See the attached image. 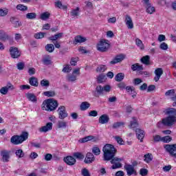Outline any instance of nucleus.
Returning <instances> with one entry per match:
<instances>
[{"label":"nucleus","instance_id":"obj_1","mask_svg":"<svg viewBox=\"0 0 176 176\" xmlns=\"http://www.w3.org/2000/svg\"><path fill=\"white\" fill-rule=\"evenodd\" d=\"M103 151V160L104 162H109L113 164L115 162H122V158L115 157L116 155V148L112 144H107L102 148Z\"/></svg>","mask_w":176,"mask_h":176},{"label":"nucleus","instance_id":"obj_2","mask_svg":"<svg viewBox=\"0 0 176 176\" xmlns=\"http://www.w3.org/2000/svg\"><path fill=\"white\" fill-rule=\"evenodd\" d=\"M166 113L169 116L162 119L161 122H158L157 125L163 124V126L171 127V126L176 123V109L175 108L168 109Z\"/></svg>","mask_w":176,"mask_h":176},{"label":"nucleus","instance_id":"obj_3","mask_svg":"<svg viewBox=\"0 0 176 176\" xmlns=\"http://www.w3.org/2000/svg\"><path fill=\"white\" fill-rule=\"evenodd\" d=\"M58 107V102L54 98H49L44 100L41 105V109L43 111H47V112H53L56 111Z\"/></svg>","mask_w":176,"mask_h":176},{"label":"nucleus","instance_id":"obj_4","mask_svg":"<svg viewBox=\"0 0 176 176\" xmlns=\"http://www.w3.org/2000/svg\"><path fill=\"white\" fill-rule=\"evenodd\" d=\"M27 140H28V133L23 132L20 135H14L12 136L10 142L13 145H20V144H23V142L27 141Z\"/></svg>","mask_w":176,"mask_h":176},{"label":"nucleus","instance_id":"obj_5","mask_svg":"<svg viewBox=\"0 0 176 176\" xmlns=\"http://www.w3.org/2000/svg\"><path fill=\"white\" fill-rule=\"evenodd\" d=\"M168 153L171 157L176 159V144H165L164 146Z\"/></svg>","mask_w":176,"mask_h":176},{"label":"nucleus","instance_id":"obj_6","mask_svg":"<svg viewBox=\"0 0 176 176\" xmlns=\"http://www.w3.org/2000/svg\"><path fill=\"white\" fill-rule=\"evenodd\" d=\"M108 49H109V43L105 40L100 41L97 45V50L98 52H107Z\"/></svg>","mask_w":176,"mask_h":176},{"label":"nucleus","instance_id":"obj_7","mask_svg":"<svg viewBox=\"0 0 176 176\" xmlns=\"http://www.w3.org/2000/svg\"><path fill=\"white\" fill-rule=\"evenodd\" d=\"M57 112L58 113L59 119H65V118L68 117V113H67L64 106H60L57 110Z\"/></svg>","mask_w":176,"mask_h":176},{"label":"nucleus","instance_id":"obj_8","mask_svg":"<svg viewBox=\"0 0 176 176\" xmlns=\"http://www.w3.org/2000/svg\"><path fill=\"white\" fill-rule=\"evenodd\" d=\"M143 2L146 8V13H148V14H152L154 13V12H155V7L152 6L149 2V0H143Z\"/></svg>","mask_w":176,"mask_h":176},{"label":"nucleus","instance_id":"obj_9","mask_svg":"<svg viewBox=\"0 0 176 176\" xmlns=\"http://www.w3.org/2000/svg\"><path fill=\"white\" fill-rule=\"evenodd\" d=\"M10 53L12 58H19V57L21 56L20 51H19V48L16 47H10Z\"/></svg>","mask_w":176,"mask_h":176},{"label":"nucleus","instance_id":"obj_10","mask_svg":"<svg viewBox=\"0 0 176 176\" xmlns=\"http://www.w3.org/2000/svg\"><path fill=\"white\" fill-rule=\"evenodd\" d=\"M124 169L126 171V174L129 176L133 175V174H135V175H137V170L134 169V166L130 165V164H126L124 166Z\"/></svg>","mask_w":176,"mask_h":176},{"label":"nucleus","instance_id":"obj_11","mask_svg":"<svg viewBox=\"0 0 176 176\" xmlns=\"http://www.w3.org/2000/svg\"><path fill=\"white\" fill-rule=\"evenodd\" d=\"M1 156L2 162H3V163H8V162H9V160L10 159V151H8L7 150H3L1 151Z\"/></svg>","mask_w":176,"mask_h":176},{"label":"nucleus","instance_id":"obj_12","mask_svg":"<svg viewBox=\"0 0 176 176\" xmlns=\"http://www.w3.org/2000/svg\"><path fill=\"white\" fill-rule=\"evenodd\" d=\"M9 90H14V86H13V85H12L10 82H9L7 86L1 87L0 89V93L3 94V96H6Z\"/></svg>","mask_w":176,"mask_h":176},{"label":"nucleus","instance_id":"obj_13","mask_svg":"<svg viewBox=\"0 0 176 176\" xmlns=\"http://www.w3.org/2000/svg\"><path fill=\"white\" fill-rule=\"evenodd\" d=\"M126 56H124V54H120L119 55H117L113 60L110 61V64H111L112 65H115V64H118V63H122V61H123L125 58Z\"/></svg>","mask_w":176,"mask_h":176},{"label":"nucleus","instance_id":"obj_14","mask_svg":"<svg viewBox=\"0 0 176 176\" xmlns=\"http://www.w3.org/2000/svg\"><path fill=\"white\" fill-rule=\"evenodd\" d=\"M63 162L68 166H74L76 163V160L74 157L69 155L63 158Z\"/></svg>","mask_w":176,"mask_h":176},{"label":"nucleus","instance_id":"obj_15","mask_svg":"<svg viewBox=\"0 0 176 176\" xmlns=\"http://www.w3.org/2000/svg\"><path fill=\"white\" fill-rule=\"evenodd\" d=\"M96 160V158L94 157V155L91 153H87L85 157V159L84 160V162L86 164H90L92 162H94Z\"/></svg>","mask_w":176,"mask_h":176},{"label":"nucleus","instance_id":"obj_16","mask_svg":"<svg viewBox=\"0 0 176 176\" xmlns=\"http://www.w3.org/2000/svg\"><path fill=\"white\" fill-rule=\"evenodd\" d=\"M53 129V123L47 122L45 126H42L39 129L40 133H47L50 130Z\"/></svg>","mask_w":176,"mask_h":176},{"label":"nucleus","instance_id":"obj_17","mask_svg":"<svg viewBox=\"0 0 176 176\" xmlns=\"http://www.w3.org/2000/svg\"><path fill=\"white\" fill-rule=\"evenodd\" d=\"M154 74H155V76L154 77L155 82H159L162 75H163V69L160 67L157 68L155 70Z\"/></svg>","mask_w":176,"mask_h":176},{"label":"nucleus","instance_id":"obj_18","mask_svg":"<svg viewBox=\"0 0 176 176\" xmlns=\"http://www.w3.org/2000/svg\"><path fill=\"white\" fill-rule=\"evenodd\" d=\"M125 24L129 28V30H133L134 28V23H133V20L130 16L126 15L125 18Z\"/></svg>","mask_w":176,"mask_h":176},{"label":"nucleus","instance_id":"obj_19","mask_svg":"<svg viewBox=\"0 0 176 176\" xmlns=\"http://www.w3.org/2000/svg\"><path fill=\"white\" fill-rule=\"evenodd\" d=\"M126 90L129 94L132 96V97L134 98L135 97H137V92L135 91V88L133 86H126Z\"/></svg>","mask_w":176,"mask_h":176},{"label":"nucleus","instance_id":"obj_20","mask_svg":"<svg viewBox=\"0 0 176 176\" xmlns=\"http://www.w3.org/2000/svg\"><path fill=\"white\" fill-rule=\"evenodd\" d=\"M135 133H136L138 139L140 140V142H142L144 140V137H145V132L140 129H136Z\"/></svg>","mask_w":176,"mask_h":176},{"label":"nucleus","instance_id":"obj_21","mask_svg":"<svg viewBox=\"0 0 176 176\" xmlns=\"http://www.w3.org/2000/svg\"><path fill=\"white\" fill-rule=\"evenodd\" d=\"M10 23L14 25V28H19V27H21V22L19 21L16 17H10Z\"/></svg>","mask_w":176,"mask_h":176},{"label":"nucleus","instance_id":"obj_22","mask_svg":"<svg viewBox=\"0 0 176 176\" xmlns=\"http://www.w3.org/2000/svg\"><path fill=\"white\" fill-rule=\"evenodd\" d=\"M109 122V116L107 114H103L99 118V123L100 124H107Z\"/></svg>","mask_w":176,"mask_h":176},{"label":"nucleus","instance_id":"obj_23","mask_svg":"<svg viewBox=\"0 0 176 176\" xmlns=\"http://www.w3.org/2000/svg\"><path fill=\"white\" fill-rule=\"evenodd\" d=\"M64 36V33L60 32L58 33L54 36H51L48 37L49 41H52V42H55V41H58V39H61L63 36Z\"/></svg>","mask_w":176,"mask_h":176},{"label":"nucleus","instance_id":"obj_24","mask_svg":"<svg viewBox=\"0 0 176 176\" xmlns=\"http://www.w3.org/2000/svg\"><path fill=\"white\" fill-rule=\"evenodd\" d=\"M140 61L142 64H144V65H151V56H149V55L142 56Z\"/></svg>","mask_w":176,"mask_h":176},{"label":"nucleus","instance_id":"obj_25","mask_svg":"<svg viewBox=\"0 0 176 176\" xmlns=\"http://www.w3.org/2000/svg\"><path fill=\"white\" fill-rule=\"evenodd\" d=\"M25 97L28 98L29 101H31L32 102H36L38 101V99L36 98V96L34 94L28 93L25 94Z\"/></svg>","mask_w":176,"mask_h":176},{"label":"nucleus","instance_id":"obj_26","mask_svg":"<svg viewBox=\"0 0 176 176\" xmlns=\"http://www.w3.org/2000/svg\"><path fill=\"white\" fill-rule=\"evenodd\" d=\"M29 83L31 86H34V87H38V86H39L38 78H36V77L34 76L29 78Z\"/></svg>","mask_w":176,"mask_h":176},{"label":"nucleus","instance_id":"obj_27","mask_svg":"<svg viewBox=\"0 0 176 176\" xmlns=\"http://www.w3.org/2000/svg\"><path fill=\"white\" fill-rule=\"evenodd\" d=\"M132 71H142L144 69V67L140 65L139 63H135L131 67Z\"/></svg>","mask_w":176,"mask_h":176},{"label":"nucleus","instance_id":"obj_28","mask_svg":"<svg viewBox=\"0 0 176 176\" xmlns=\"http://www.w3.org/2000/svg\"><path fill=\"white\" fill-rule=\"evenodd\" d=\"M74 41H75V45H76L77 43H83V42H86L87 39L85 37H83L82 36H76L74 38Z\"/></svg>","mask_w":176,"mask_h":176},{"label":"nucleus","instance_id":"obj_29","mask_svg":"<svg viewBox=\"0 0 176 176\" xmlns=\"http://www.w3.org/2000/svg\"><path fill=\"white\" fill-rule=\"evenodd\" d=\"M90 108V103L89 102H82L80 106V111H86Z\"/></svg>","mask_w":176,"mask_h":176},{"label":"nucleus","instance_id":"obj_30","mask_svg":"<svg viewBox=\"0 0 176 176\" xmlns=\"http://www.w3.org/2000/svg\"><path fill=\"white\" fill-rule=\"evenodd\" d=\"M44 65H50L52 64V57L49 55L45 56L43 59Z\"/></svg>","mask_w":176,"mask_h":176},{"label":"nucleus","instance_id":"obj_31","mask_svg":"<svg viewBox=\"0 0 176 176\" xmlns=\"http://www.w3.org/2000/svg\"><path fill=\"white\" fill-rule=\"evenodd\" d=\"M135 45L140 49V50H144V49H145V45H144L142 41L140 38L135 39Z\"/></svg>","mask_w":176,"mask_h":176},{"label":"nucleus","instance_id":"obj_32","mask_svg":"<svg viewBox=\"0 0 176 176\" xmlns=\"http://www.w3.org/2000/svg\"><path fill=\"white\" fill-rule=\"evenodd\" d=\"M132 119L133 121H131L130 125H129V129H135V127H138L137 119L135 117H133Z\"/></svg>","mask_w":176,"mask_h":176},{"label":"nucleus","instance_id":"obj_33","mask_svg":"<svg viewBox=\"0 0 176 176\" xmlns=\"http://www.w3.org/2000/svg\"><path fill=\"white\" fill-rule=\"evenodd\" d=\"M45 48L48 53H53L54 52V45L53 44H47Z\"/></svg>","mask_w":176,"mask_h":176},{"label":"nucleus","instance_id":"obj_34","mask_svg":"<svg viewBox=\"0 0 176 176\" xmlns=\"http://www.w3.org/2000/svg\"><path fill=\"white\" fill-rule=\"evenodd\" d=\"M123 79H124V74H123V73H118L115 76V80L116 82H122V80H123Z\"/></svg>","mask_w":176,"mask_h":176},{"label":"nucleus","instance_id":"obj_35","mask_svg":"<svg viewBox=\"0 0 176 176\" xmlns=\"http://www.w3.org/2000/svg\"><path fill=\"white\" fill-rule=\"evenodd\" d=\"M152 160H153V155H152L151 153L144 155V162H146V163H150Z\"/></svg>","mask_w":176,"mask_h":176},{"label":"nucleus","instance_id":"obj_36","mask_svg":"<svg viewBox=\"0 0 176 176\" xmlns=\"http://www.w3.org/2000/svg\"><path fill=\"white\" fill-rule=\"evenodd\" d=\"M92 153H94L95 156H98L101 154V150L98 146H95L92 148Z\"/></svg>","mask_w":176,"mask_h":176},{"label":"nucleus","instance_id":"obj_37","mask_svg":"<svg viewBox=\"0 0 176 176\" xmlns=\"http://www.w3.org/2000/svg\"><path fill=\"white\" fill-rule=\"evenodd\" d=\"M26 19H28V20H35V19H36V13L29 12L26 14Z\"/></svg>","mask_w":176,"mask_h":176},{"label":"nucleus","instance_id":"obj_38","mask_svg":"<svg viewBox=\"0 0 176 176\" xmlns=\"http://www.w3.org/2000/svg\"><path fill=\"white\" fill-rule=\"evenodd\" d=\"M79 7H77L76 9L72 10V11L70 12L71 16H72L73 17H78V16H79Z\"/></svg>","mask_w":176,"mask_h":176},{"label":"nucleus","instance_id":"obj_39","mask_svg":"<svg viewBox=\"0 0 176 176\" xmlns=\"http://www.w3.org/2000/svg\"><path fill=\"white\" fill-rule=\"evenodd\" d=\"M73 156L78 160H83L85 159V155L82 153L76 152L73 154Z\"/></svg>","mask_w":176,"mask_h":176},{"label":"nucleus","instance_id":"obj_40","mask_svg":"<svg viewBox=\"0 0 176 176\" xmlns=\"http://www.w3.org/2000/svg\"><path fill=\"white\" fill-rule=\"evenodd\" d=\"M15 155L16 157L21 159V157H24V151L21 148H19L15 151Z\"/></svg>","mask_w":176,"mask_h":176},{"label":"nucleus","instance_id":"obj_41","mask_svg":"<svg viewBox=\"0 0 176 176\" xmlns=\"http://www.w3.org/2000/svg\"><path fill=\"white\" fill-rule=\"evenodd\" d=\"M173 141V138L170 135L162 137V142H164L165 144H168V142H171Z\"/></svg>","mask_w":176,"mask_h":176},{"label":"nucleus","instance_id":"obj_42","mask_svg":"<svg viewBox=\"0 0 176 176\" xmlns=\"http://www.w3.org/2000/svg\"><path fill=\"white\" fill-rule=\"evenodd\" d=\"M9 13V9L8 8H0V16L1 17H5V16H8Z\"/></svg>","mask_w":176,"mask_h":176},{"label":"nucleus","instance_id":"obj_43","mask_svg":"<svg viewBox=\"0 0 176 176\" xmlns=\"http://www.w3.org/2000/svg\"><path fill=\"white\" fill-rule=\"evenodd\" d=\"M45 35H46V33L41 32L36 33L34 34V38L36 39H42L45 38Z\"/></svg>","mask_w":176,"mask_h":176},{"label":"nucleus","instance_id":"obj_44","mask_svg":"<svg viewBox=\"0 0 176 176\" xmlns=\"http://www.w3.org/2000/svg\"><path fill=\"white\" fill-rule=\"evenodd\" d=\"M55 6L56 8H58V9H63V10H67V8L66 6H63L61 1L55 2Z\"/></svg>","mask_w":176,"mask_h":176},{"label":"nucleus","instance_id":"obj_45","mask_svg":"<svg viewBox=\"0 0 176 176\" xmlns=\"http://www.w3.org/2000/svg\"><path fill=\"white\" fill-rule=\"evenodd\" d=\"M67 82H75L76 80V75L75 74H69L67 76Z\"/></svg>","mask_w":176,"mask_h":176},{"label":"nucleus","instance_id":"obj_46","mask_svg":"<svg viewBox=\"0 0 176 176\" xmlns=\"http://www.w3.org/2000/svg\"><path fill=\"white\" fill-rule=\"evenodd\" d=\"M40 85L42 87H49V86H50V82L49 80L43 79L41 81Z\"/></svg>","mask_w":176,"mask_h":176},{"label":"nucleus","instance_id":"obj_47","mask_svg":"<svg viewBox=\"0 0 176 176\" xmlns=\"http://www.w3.org/2000/svg\"><path fill=\"white\" fill-rule=\"evenodd\" d=\"M16 9H17V10L25 12V10H28V7H27V6H24L23 4H19L16 6Z\"/></svg>","mask_w":176,"mask_h":176},{"label":"nucleus","instance_id":"obj_48","mask_svg":"<svg viewBox=\"0 0 176 176\" xmlns=\"http://www.w3.org/2000/svg\"><path fill=\"white\" fill-rule=\"evenodd\" d=\"M49 17H50V13L47 12L42 13L40 16V19L43 21L47 20Z\"/></svg>","mask_w":176,"mask_h":176},{"label":"nucleus","instance_id":"obj_49","mask_svg":"<svg viewBox=\"0 0 176 176\" xmlns=\"http://www.w3.org/2000/svg\"><path fill=\"white\" fill-rule=\"evenodd\" d=\"M0 39L1 41H3V42H5V41H8V39H9V36L5 32H1Z\"/></svg>","mask_w":176,"mask_h":176},{"label":"nucleus","instance_id":"obj_50","mask_svg":"<svg viewBox=\"0 0 176 176\" xmlns=\"http://www.w3.org/2000/svg\"><path fill=\"white\" fill-rule=\"evenodd\" d=\"M45 97H54L56 92L54 91H47L43 93Z\"/></svg>","mask_w":176,"mask_h":176},{"label":"nucleus","instance_id":"obj_51","mask_svg":"<svg viewBox=\"0 0 176 176\" xmlns=\"http://www.w3.org/2000/svg\"><path fill=\"white\" fill-rule=\"evenodd\" d=\"M107 71V66L104 65H99L96 69V72H105Z\"/></svg>","mask_w":176,"mask_h":176},{"label":"nucleus","instance_id":"obj_52","mask_svg":"<svg viewBox=\"0 0 176 176\" xmlns=\"http://www.w3.org/2000/svg\"><path fill=\"white\" fill-rule=\"evenodd\" d=\"M94 136L93 135H89V136H87L84 138H82L81 139V142L82 143H85V142H87L89 141H91V140H94Z\"/></svg>","mask_w":176,"mask_h":176},{"label":"nucleus","instance_id":"obj_53","mask_svg":"<svg viewBox=\"0 0 176 176\" xmlns=\"http://www.w3.org/2000/svg\"><path fill=\"white\" fill-rule=\"evenodd\" d=\"M25 67V64H24V63H23V62H20L16 64V68L19 71H23V69H24Z\"/></svg>","mask_w":176,"mask_h":176},{"label":"nucleus","instance_id":"obj_54","mask_svg":"<svg viewBox=\"0 0 176 176\" xmlns=\"http://www.w3.org/2000/svg\"><path fill=\"white\" fill-rule=\"evenodd\" d=\"M113 165L111 166V168L112 170H116V168H121L122 167V163L120 162H115V163L113 164Z\"/></svg>","mask_w":176,"mask_h":176},{"label":"nucleus","instance_id":"obj_55","mask_svg":"<svg viewBox=\"0 0 176 176\" xmlns=\"http://www.w3.org/2000/svg\"><path fill=\"white\" fill-rule=\"evenodd\" d=\"M81 174L82 176H91L90 175V172L86 168H84L83 169H82Z\"/></svg>","mask_w":176,"mask_h":176},{"label":"nucleus","instance_id":"obj_56","mask_svg":"<svg viewBox=\"0 0 176 176\" xmlns=\"http://www.w3.org/2000/svg\"><path fill=\"white\" fill-rule=\"evenodd\" d=\"M105 75L104 74H100L98 77V83H102L103 82H105Z\"/></svg>","mask_w":176,"mask_h":176},{"label":"nucleus","instance_id":"obj_57","mask_svg":"<svg viewBox=\"0 0 176 176\" xmlns=\"http://www.w3.org/2000/svg\"><path fill=\"white\" fill-rule=\"evenodd\" d=\"M62 71L63 72L68 74L71 72V71H72V67H69V65H67L65 67H63Z\"/></svg>","mask_w":176,"mask_h":176},{"label":"nucleus","instance_id":"obj_58","mask_svg":"<svg viewBox=\"0 0 176 176\" xmlns=\"http://www.w3.org/2000/svg\"><path fill=\"white\" fill-rule=\"evenodd\" d=\"M58 129H63V128L67 127V122L64 121H58Z\"/></svg>","mask_w":176,"mask_h":176},{"label":"nucleus","instance_id":"obj_59","mask_svg":"<svg viewBox=\"0 0 176 176\" xmlns=\"http://www.w3.org/2000/svg\"><path fill=\"white\" fill-rule=\"evenodd\" d=\"M124 122H115L112 127L113 129H119V127H122V126H124Z\"/></svg>","mask_w":176,"mask_h":176},{"label":"nucleus","instance_id":"obj_60","mask_svg":"<svg viewBox=\"0 0 176 176\" xmlns=\"http://www.w3.org/2000/svg\"><path fill=\"white\" fill-rule=\"evenodd\" d=\"M96 90L98 94H102L104 92V87H102L101 85H98L96 87Z\"/></svg>","mask_w":176,"mask_h":176},{"label":"nucleus","instance_id":"obj_61","mask_svg":"<svg viewBox=\"0 0 176 176\" xmlns=\"http://www.w3.org/2000/svg\"><path fill=\"white\" fill-rule=\"evenodd\" d=\"M153 138L154 142H160V141L162 142V138L159 135H155L153 136Z\"/></svg>","mask_w":176,"mask_h":176},{"label":"nucleus","instance_id":"obj_62","mask_svg":"<svg viewBox=\"0 0 176 176\" xmlns=\"http://www.w3.org/2000/svg\"><path fill=\"white\" fill-rule=\"evenodd\" d=\"M160 48H161L162 50H167L168 45L166 43H162L160 45Z\"/></svg>","mask_w":176,"mask_h":176},{"label":"nucleus","instance_id":"obj_63","mask_svg":"<svg viewBox=\"0 0 176 176\" xmlns=\"http://www.w3.org/2000/svg\"><path fill=\"white\" fill-rule=\"evenodd\" d=\"M79 60V58H72L70 64L71 65H76V63H78V60Z\"/></svg>","mask_w":176,"mask_h":176},{"label":"nucleus","instance_id":"obj_64","mask_svg":"<svg viewBox=\"0 0 176 176\" xmlns=\"http://www.w3.org/2000/svg\"><path fill=\"white\" fill-rule=\"evenodd\" d=\"M140 174L142 176L148 175V170L145 168H142V169H140Z\"/></svg>","mask_w":176,"mask_h":176}]
</instances>
